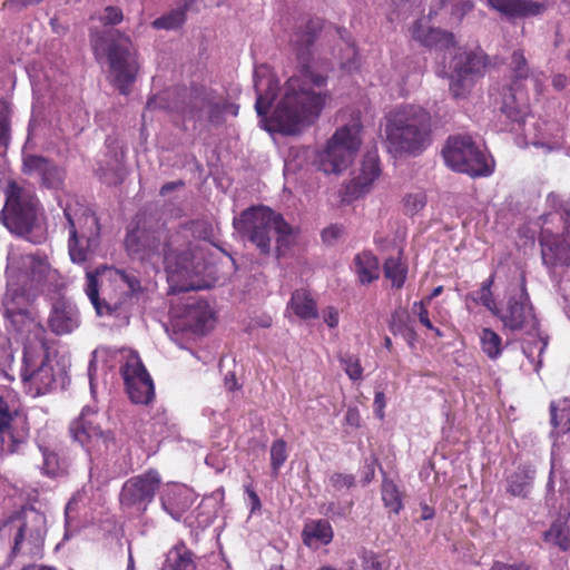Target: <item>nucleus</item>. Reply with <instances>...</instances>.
I'll return each instance as SVG.
<instances>
[{
    "mask_svg": "<svg viewBox=\"0 0 570 570\" xmlns=\"http://www.w3.org/2000/svg\"><path fill=\"white\" fill-rule=\"evenodd\" d=\"M236 229L258 249H269L275 239V249H287L297 244L301 229L288 224L284 216L269 207L252 206L234 220Z\"/></svg>",
    "mask_w": 570,
    "mask_h": 570,
    "instance_id": "0eeeda50",
    "label": "nucleus"
},
{
    "mask_svg": "<svg viewBox=\"0 0 570 570\" xmlns=\"http://www.w3.org/2000/svg\"><path fill=\"white\" fill-rule=\"evenodd\" d=\"M381 174L379 158L374 154H366L361 163L357 174L351 179L348 189L354 197L368 191L375 179Z\"/></svg>",
    "mask_w": 570,
    "mask_h": 570,
    "instance_id": "a878e982",
    "label": "nucleus"
},
{
    "mask_svg": "<svg viewBox=\"0 0 570 570\" xmlns=\"http://www.w3.org/2000/svg\"><path fill=\"white\" fill-rule=\"evenodd\" d=\"M497 315L503 324L504 330L514 332L534 325V314L525 291L524 277L521 276V288L519 294L511 296L507 307L497 308Z\"/></svg>",
    "mask_w": 570,
    "mask_h": 570,
    "instance_id": "6ab92c4d",
    "label": "nucleus"
},
{
    "mask_svg": "<svg viewBox=\"0 0 570 570\" xmlns=\"http://www.w3.org/2000/svg\"><path fill=\"white\" fill-rule=\"evenodd\" d=\"M488 65V56L482 51L456 52L451 61L450 69L458 78L466 79L471 75H481Z\"/></svg>",
    "mask_w": 570,
    "mask_h": 570,
    "instance_id": "bb28decb",
    "label": "nucleus"
},
{
    "mask_svg": "<svg viewBox=\"0 0 570 570\" xmlns=\"http://www.w3.org/2000/svg\"><path fill=\"white\" fill-rule=\"evenodd\" d=\"M445 165L471 177H487L493 171L485 154L469 135L450 136L442 149Z\"/></svg>",
    "mask_w": 570,
    "mask_h": 570,
    "instance_id": "f8f14e48",
    "label": "nucleus"
},
{
    "mask_svg": "<svg viewBox=\"0 0 570 570\" xmlns=\"http://www.w3.org/2000/svg\"><path fill=\"white\" fill-rule=\"evenodd\" d=\"M160 482V475L156 470L131 476L122 484L119 494L121 508L131 513L145 512L153 502Z\"/></svg>",
    "mask_w": 570,
    "mask_h": 570,
    "instance_id": "dca6fc26",
    "label": "nucleus"
},
{
    "mask_svg": "<svg viewBox=\"0 0 570 570\" xmlns=\"http://www.w3.org/2000/svg\"><path fill=\"white\" fill-rule=\"evenodd\" d=\"M488 3L509 20L540 16L549 6L548 0H488Z\"/></svg>",
    "mask_w": 570,
    "mask_h": 570,
    "instance_id": "5701e85b",
    "label": "nucleus"
},
{
    "mask_svg": "<svg viewBox=\"0 0 570 570\" xmlns=\"http://www.w3.org/2000/svg\"><path fill=\"white\" fill-rule=\"evenodd\" d=\"M481 350L490 360H497L503 351L502 338L491 328H483L480 333Z\"/></svg>",
    "mask_w": 570,
    "mask_h": 570,
    "instance_id": "58836bf2",
    "label": "nucleus"
},
{
    "mask_svg": "<svg viewBox=\"0 0 570 570\" xmlns=\"http://www.w3.org/2000/svg\"><path fill=\"white\" fill-rule=\"evenodd\" d=\"M96 56H107L112 85L122 95H128L139 72L138 55L131 39L119 30L101 36L94 46Z\"/></svg>",
    "mask_w": 570,
    "mask_h": 570,
    "instance_id": "1a4fd4ad",
    "label": "nucleus"
},
{
    "mask_svg": "<svg viewBox=\"0 0 570 570\" xmlns=\"http://www.w3.org/2000/svg\"><path fill=\"white\" fill-rule=\"evenodd\" d=\"M160 570H197L196 557L184 542H179L166 553Z\"/></svg>",
    "mask_w": 570,
    "mask_h": 570,
    "instance_id": "cd10ccee",
    "label": "nucleus"
},
{
    "mask_svg": "<svg viewBox=\"0 0 570 570\" xmlns=\"http://www.w3.org/2000/svg\"><path fill=\"white\" fill-rule=\"evenodd\" d=\"M401 254V252H399ZM407 267L402 261L401 256L390 257L384 264V274L389 278L393 286L400 288L403 286L406 278Z\"/></svg>",
    "mask_w": 570,
    "mask_h": 570,
    "instance_id": "ea45409f",
    "label": "nucleus"
},
{
    "mask_svg": "<svg viewBox=\"0 0 570 570\" xmlns=\"http://www.w3.org/2000/svg\"><path fill=\"white\" fill-rule=\"evenodd\" d=\"M303 542L309 548L328 544L334 537L333 529L327 520H312L304 525Z\"/></svg>",
    "mask_w": 570,
    "mask_h": 570,
    "instance_id": "c85d7f7f",
    "label": "nucleus"
},
{
    "mask_svg": "<svg viewBox=\"0 0 570 570\" xmlns=\"http://www.w3.org/2000/svg\"><path fill=\"white\" fill-rule=\"evenodd\" d=\"M533 478V469L529 466H519L508 478V492L514 497H525L531 487Z\"/></svg>",
    "mask_w": 570,
    "mask_h": 570,
    "instance_id": "473e14b6",
    "label": "nucleus"
},
{
    "mask_svg": "<svg viewBox=\"0 0 570 570\" xmlns=\"http://www.w3.org/2000/svg\"><path fill=\"white\" fill-rule=\"evenodd\" d=\"M342 40L345 42V49L340 58V66L343 70L347 72L356 71L361 67V56L354 41L351 39H345L343 33L340 32Z\"/></svg>",
    "mask_w": 570,
    "mask_h": 570,
    "instance_id": "37998d69",
    "label": "nucleus"
},
{
    "mask_svg": "<svg viewBox=\"0 0 570 570\" xmlns=\"http://www.w3.org/2000/svg\"><path fill=\"white\" fill-rule=\"evenodd\" d=\"M432 116L421 106L402 105L386 115V139L396 153L422 154L432 144Z\"/></svg>",
    "mask_w": 570,
    "mask_h": 570,
    "instance_id": "423d86ee",
    "label": "nucleus"
},
{
    "mask_svg": "<svg viewBox=\"0 0 570 570\" xmlns=\"http://www.w3.org/2000/svg\"><path fill=\"white\" fill-rule=\"evenodd\" d=\"M551 423L556 428H560L562 433L570 434V406L568 401H552L550 404Z\"/></svg>",
    "mask_w": 570,
    "mask_h": 570,
    "instance_id": "a19ab883",
    "label": "nucleus"
},
{
    "mask_svg": "<svg viewBox=\"0 0 570 570\" xmlns=\"http://www.w3.org/2000/svg\"><path fill=\"white\" fill-rule=\"evenodd\" d=\"M343 233V228L338 225H331L323 229L322 239L327 246H332L333 242L337 239Z\"/></svg>",
    "mask_w": 570,
    "mask_h": 570,
    "instance_id": "13d9d810",
    "label": "nucleus"
},
{
    "mask_svg": "<svg viewBox=\"0 0 570 570\" xmlns=\"http://www.w3.org/2000/svg\"><path fill=\"white\" fill-rule=\"evenodd\" d=\"M46 533V515L33 508H23L0 524V542L12 540L10 548L14 556H41Z\"/></svg>",
    "mask_w": 570,
    "mask_h": 570,
    "instance_id": "6e6552de",
    "label": "nucleus"
},
{
    "mask_svg": "<svg viewBox=\"0 0 570 570\" xmlns=\"http://www.w3.org/2000/svg\"><path fill=\"white\" fill-rule=\"evenodd\" d=\"M341 363L344 367L345 373L352 381H358L363 376V367L357 356L345 355L341 357Z\"/></svg>",
    "mask_w": 570,
    "mask_h": 570,
    "instance_id": "3c124183",
    "label": "nucleus"
},
{
    "mask_svg": "<svg viewBox=\"0 0 570 570\" xmlns=\"http://www.w3.org/2000/svg\"><path fill=\"white\" fill-rule=\"evenodd\" d=\"M195 499L196 495L194 491L181 484L168 485L160 497L164 511L175 520L181 519L190 509Z\"/></svg>",
    "mask_w": 570,
    "mask_h": 570,
    "instance_id": "b1692460",
    "label": "nucleus"
},
{
    "mask_svg": "<svg viewBox=\"0 0 570 570\" xmlns=\"http://www.w3.org/2000/svg\"><path fill=\"white\" fill-rule=\"evenodd\" d=\"M345 420L347 424L358 426L361 420L358 410L356 407H348L345 414Z\"/></svg>",
    "mask_w": 570,
    "mask_h": 570,
    "instance_id": "338daca9",
    "label": "nucleus"
},
{
    "mask_svg": "<svg viewBox=\"0 0 570 570\" xmlns=\"http://www.w3.org/2000/svg\"><path fill=\"white\" fill-rule=\"evenodd\" d=\"M509 69L511 72V79L509 82H518V85H524V81L530 77V68L528 66L523 50L517 49L512 52L510 57Z\"/></svg>",
    "mask_w": 570,
    "mask_h": 570,
    "instance_id": "4c0bfd02",
    "label": "nucleus"
},
{
    "mask_svg": "<svg viewBox=\"0 0 570 570\" xmlns=\"http://www.w3.org/2000/svg\"><path fill=\"white\" fill-rule=\"evenodd\" d=\"M85 497L83 492H77L67 503L65 509V519H66V532L65 539H69L73 535L75 532L79 529V522L77 521L79 511L81 507L85 505Z\"/></svg>",
    "mask_w": 570,
    "mask_h": 570,
    "instance_id": "c9c22d12",
    "label": "nucleus"
},
{
    "mask_svg": "<svg viewBox=\"0 0 570 570\" xmlns=\"http://www.w3.org/2000/svg\"><path fill=\"white\" fill-rule=\"evenodd\" d=\"M120 361V372L129 399L136 404H148L155 396V387L138 353L121 350Z\"/></svg>",
    "mask_w": 570,
    "mask_h": 570,
    "instance_id": "2eb2a0df",
    "label": "nucleus"
},
{
    "mask_svg": "<svg viewBox=\"0 0 570 570\" xmlns=\"http://www.w3.org/2000/svg\"><path fill=\"white\" fill-rule=\"evenodd\" d=\"M324 322L332 328L338 325V312L334 307H328L324 312Z\"/></svg>",
    "mask_w": 570,
    "mask_h": 570,
    "instance_id": "e2e57ef3",
    "label": "nucleus"
},
{
    "mask_svg": "<svg viewBox=\"0 0 570 570\" xmlns=\"http://www.w3.org/2000/svg\"><path fill=\"white\" fill-rule=\"evenodd\" d=\"M4 205L0 220L11 233L27 239L33 245L47 240V229L39 223L41 203L33 186L9 180L3 189Z\"/></svg>",
    "mask_w": 570,
    "mask_h": 570,
    "instance_id": "39448f33",
    "label": "nucleus"
},
{
    "mask_svg": "<svg viewBox=\"0 0 570 570\" xmlns=\"http://www.w3.org/2000/svg\"><path fill=\"white\" fill-rule=\"evenodd\" d=\"M96 354H97V351H95L92 353V358L90 360L89 362V366H88V376H89V384H90V392L92 395H95V392H96V387H95V372H96Z\"/></svg>",
    "mask_w": 570,
    "mask_h": 570,
    "instance_id": "69168bd1",
    "label": "nucleus"
},
{
    "mask_svg": "<svg viewBox=\"0 0 570 570\" xmlns=\"http://www.w3.org/2000/svg\"><path fill=\"white\" fill-rule=\"evenodd\" d=\"M382 500L384 505L394 513H399L403 508L401 493L397 489V485L392 480H383Z\"/></svg>",
    "mask_w": 570,
    "mask_h": 570,
    "instance_id": "a18cd8bd",
    "label": "nucleus"
},
{
    "mask_svg": "<svg viewBox=\"0 0 570 570\" xmlns=\"http://www.w3.org/2000/svg\"><path fill=\"white\" fill-rule=\"evenodd\" d=\"M362 125L353 122L335 130L325 149L317 155L318 168L325 174H338L354 160L362 140Z\"/></svg>",
    "mask_w": 570,
    "mask_h": 570,
    "instance_id": "9b49d317",
    "label": "nucleus"
},
{
    "mask_svg": "<svg viewBox=\"0 0 570 570\" xmlns=\"http://www.w3.org/2000/svg\"><path fill=\"white\" fill-rule=\"evenodd\" d=\"M59 205L68 223V249H96L100 240V225L95 212L79 202L63 206L59 200Z\"/></svg>",
    "mask_w": 570,
    "mask_h": 570,
    "instance_id": "ddd939ff",
    "label": "nucleus"
},
{
    "mask_svg": "<svg viewBox=\"0 0 570 570\" xmlns=\"http://www.w3.org/2000/svg\"><path fill=\"white\" fill-rule=\"evenodd\" d=\"M548 346V340L543 337H539L532 343L523 346V353L528 357L531 364H533V370L535 372L539 371L541 366V356Z\"/></svg>",
    "mask_w": 570,
    "mask_h": 570,
    "instance_id": "de8ad7c7",
    "label": "nucleus"
},
{
    "mask_svg": "<svg viewBox=\"0 0 570 570\" xmlns=\"http://www.w3.org/2000/svg\"><path fill=\"white\" fill-rule=\"evenodd\" d=\"M195 100H199L203 106L208 108V121L213 126H220L225 121V112L232 107L227 101H216L214 91L206 88L194 90Z\"/></svg>",
    "mask_w": 570,
    "mask_h": 570,
    "instance_id": "7c9ffc66",
    "label": "nucleus"
},
{
    "mask_svg": "<svg viewBox=\"0 0 570 570\" xmlns=\"http://www.w3.org/2000/svg\"><path fill=\"white\" fill-rule=\"evenodd\" d=\"M145 273L165 265L170 294L202 291L226 281L220 267L210 262L205 252H134Z\"/></svg>",
    "mask_w": 570,
    "mask_h": 570,
    "instance_id": "7ed1b4c3",
    "label": "nucleus"
},
{
    "mask_svg": "<svg viewBox=\"0 0 570 570\" xmlns=\"http://www.w3.org/2000/svg\"><path fill=\"white\" fill-rule=\"evenodd\" d=\"M391 234L385 236H376L377 244L384 249H403L407 235L405 225L400 222H389Z\"/></svg>",
    "mask_w": 570,
    "mask_h": 570,
    "instance_id": "f704fd0d",
    "label": "nucleus"
},
{
    "mask_svg": "<svg viewBox=\"0 0 570 570\" xmlns=\"http://www.w3.org/2000/svg\"><path fill=\"white\" fill-rule=\"evenodd\" d=\"M490 570H531L529 566L524 563H504L501 561H495Z\"/></svg>",
    "mask_w": 570,
    "mask_h": 570,
    "instance_id": "052dcab7",
    "label": "nucleus"
},
{
    "mask_svg": "<svg viewBox=\"0 0 570 570\" xmlns=\"http://www.w3.org/2000/svg\"><path fill=\"white\" fill-rule=\"evenodd\" d=\"M185 185L183 180H176V181H168L165 183L159 190L160 196H166L169 193L174 191L177 188H180Z\"/></svg>",
    "mask_w": 570,
    "mask_h": 570,
    "instance_id": "774afa93",
    "label": "nucleus"
},
{
    "mask_svg": "<svg viewBox=\"0 0 570 570\" xmlns=\"http://www.w3.org/2000/svg\"><path fill=\"white\" fill-rule=\"evenodd\" d=\"M403 207L406 215L419 214L426 205V195L423 191L406 194L403 197Z\"/></svg>",
    "mask_w": 570,
    "mask_h": 570,
    "instance_id": "09e8293b",
    "label": "nucleus"
},
{
    "mask_svg": "<svg viewBox=\"0 0 570 570\" xmlns=\"http://www.w3.org/2000/svg\"><path fill=\"white\" fill-rule=\"evenodd\" d=\"M42 1L43 0H4L2 8L19 13L29 7L40 4Z\"/></svg>",
    "mask_w": 570,
    "mask_h": 570,
    "instance_id": "4d7b16f0",
    "label": "nucleus"
},
{
    "mask_svg": "<svg viewBox=\"0 0 570 570\" xmlns=\"http://www.w3.org/2000/svg\"><path fill=\"white\" fill-rule=\"evenodd\" d=\"M425 301L415 302L412 306V313L419 317L420 323L428 330L434 331L438 336H442V332L435 328L429 318Z\"/></svg>",
    "mask_w": 570,
    "mask_h": 570,
    "instance_id": "603ef678",
    "label": "nucleus"
},
{
    "mask_svg": "<svg viewBox=\"0 0 570 570\" xmlns=\"http://www.w3.org/2000/svg\"><path fill=\"white\" fill-rule=\"evenodd\" d=\"M492 283H493V277L490 276L487 281H484L482 283V286L479 289L470 293L468 295L466 299H468V302L472 301L475 304L483 305L489 311H491L493 314V313H497V305H495V302L493 299L492 292H491Z\"/></svg>",
    "mask_w": 570,
    "mask_h": 570,
    "instance_id": "c03bdc74",
    "label": "nucleus"
},
{
    "mask_svg": "<svg viewBox=\"0 0 570 570\" xmlns=\"http://www.w3.org/2000/svg\"><path fill=\"white\" fill-rule=\"evenodd\" d=\"M287 460V446L286 442L282 439H277L272 443L271 446V466L275 474L278 473L281 466Z\"/></svg>",
    "mask_w": 570,
    "mask_h": 570,
    "instance_id": "8fccbe9b",
    "label": "nucleus"
},
{
    "mask_svg": "<svg viewBox=\"0 0 570 570\" xmlns=\"http://www.w3.org/2000/svg\"><path fill=\"white\" fill-rule=\"evenodd\" d=\"M17 394L0 386V454H11L27 440L28 426L17 410Z\"/></svg>",
    "mask_w": 570,
    "mask_h": 570,
    "instance_id": "4468645a",
    "label": "nucleus"
},
{
    "mask_svg": "<svg viewBox=\"0 0 570 570\" xmlns=\"http://www.w3.org/2000/svg\"><path fill=\"white\" fill-rule=\"evenodd\" d=\"M173 315L181 318V325L195 332H203L213 316L208 303L199 297L190 296L183 308L173 307Z\"/></svg>",
    "mask_w": 570,
    "mask_h": 570,
    "instance_id": "4be33fe9",
    "label": "nucleus"
},
{
    "mask_svg": "<svg viewBox=\"0 0 570 570\" xmlns=\"http://www.w3.org/2000/svg\"><path fill=\"white\" fill-rule=\"evenodd\" d=\"M188 10L187 3L179 6L155 19L151 27L156 30H177L185 24Z\"/></svg>",
    "mask_w": 570,
    "mask_h": 570,
    "instance_id": "72a5a7b5",
    "label": "nucleus"
},
{
    "mask_svg": "<svg viewBox=\"0 0 570 570\" xmlns=\"http://www.w3.org/2000/svg\"><path fill=\"white\" fill-rule=\"evenodd\" d=\"M354 271L361 284L376 281L381 274V264L373 252H358L354 258Z\"/></svg>",
    "mask_w": 570,
    "mask_h": 570,
    "instance_id": "c756f323",
    "label": "nucleus"
},
{
    "mask_svg": "<svg viewBox=\"0 0 570 570\" xmlns=\"http://www.w3.org/2000/svg\"><path fill=\"white\" fill-rule=\"evenodd\" d=\"M42 454V466L41 471L45 475L56 478L62 475L67 471V464L63 460H60L58 453L47 446H39Z\"/></svg>",
    "mask_w": 570,
    "mask_h": 570,
    "instance_id": "e433bc0d",
    "label": "nucleus"
},
{
    "mask_svg": "<svg viewBox=\"0 0 570 570\" xmlns=\"http://www.w3.org/2000/svg\"><path fill=\"white\" fill-rule=\"evenodd\" d=\"M104 415L92 405L82 407L80 414L69 424V433L92 461L94 455H101L116 449L115 434L102 426Z\"/></svg>",
    "mask_w": 570,
    "mask_h": 570,
    "instance_id": "9d476101",
    "label": "nucleus"
},
{
    "mask_svg": "<svg viewBox=\"0 0 570 570\" xmlns=\"http://www.w3.org/2000/svg\"><path fill=\"white\" fill-rule=\"evenodd\" d=\"M385 395L383 392H376L374 396V406H375V413L379 419L384 417V407H385Z\"/></svg>",
    "mask_w": 570,
    "mask_h": 570,
    "instance_id": "680f3d73",
    "label": "nucleus"
},
{
    "mask_svg": "<svg viewBox=\"0 0 570 570\" xmlns=\"http://www.w3.org/2000/svg\"><path fill=\"white\" fill-rule=\"evenodd\" d=\"M330 484L335 491L350 489L355 485V478L352 474L334 473L330 476Z\"/></svg>",
    "mask_w": 570,
    "mask_h": 570,
    "instance_id": "5fc2aeb1",
    "label": "nucleus"
},
{
    "mask_svg": "<svg viewBox=\"0 0 570 570\" xmlns=\"http://www.w3.org/2000/svg\"><path fill=\"white\" fill-rule=\"evenodd\" d=\"M1 107L3 105L1 104ZM10 136V121L8 115L4 112L3 108L0 110V145L7 144Z\"/></svg>",
    "mask_w": 570,
    "mask_h": 570,
    "instance_id": "bf43d9fd",
    "label": "nucleus"
},
{
    "mask_svg": "<svg viewBox=\"0 0 570 570\" xmlns=\"http://www.w3.org/2000/svg\"><path fill=\"white\" fill-rule=\"evenodd\" d=\"M124 20L122 10L119 7L108 6L105 8L101 21L105 26H117Z\"/></svg>",
    "mask_w": 570,
    "mask_h": 570,
    "instance_id": "6e6d98bb",
    "label": "nucleus"
},
{
    "mask_svg": "<svg viewBox=\"0 0 570 570\" xmlns=\"http://www.w3.org/2000/svg\"><path fill=\"white\" fill-rule=\"evenodd\" d=\"M544 541L559 547L563 551L570 549L568 528L561 522H554L550 529L544 532Z\"/></svg>",
    "mask_w": 570,
    "mask_h": 570,
    "instance_id": "49530a36",
    "label": "nucleus"
},
{
    "mask_svg": "<svg viewBox=\"0 0 570 570\" xmlns=\"http://www.w3.org/2000/svg\"><path fill=\"white\" fill-rule=\"evenodd\" d=\"M80 325L79 311L75 304L59 299L51 309L49 326L58 335L69 334Z\"/></svg>",
    "mask_w": 570,
    "mask_h": 570,
    "instance_id": "393cba45",
    "label": "nucleus"
},
{
    "mask_svg": "<svg viewBox=\"0 0 570 570\" xmlns=\"http://www.w3.org/2000/svg\"><path fill=\"white\" fill-rule=\"evenodd\" d=\"M287 308H291L302 320L317 317L316 303L305 291H295L292 294Z\"/></svg>",
    "mask_w": 570,
    "mask_h": 570,
    "instance_id": "2f4dec72",
    "label": "nucleus"
},
{
    "mask_svg": "<svg viewBox=\"0 0 570 570\" xmlns=\"http://www.w3.org/2000/svg\"><path fill=\"white\" fill-rule=\"evenodd\" d=\"M351 507L352 502L344 504L340 502H330L324 507L323 514L333 520L344 519L346 518Z\"/></svg>",
    "mask_w": 570,
    "mask_h": 570,
    "instance_id": "864d4df0",
    "label": "nucleus"
},
{
    "mask_svg": "<svg viewBox=\"0 0 570 570\" xmlns=\"http://www.w3.org/2000/svg\"><path fill=\"white\" fill-rule=\"evenodd\" d=\"M7 261L3 307L6 315L13 323L20 317L29 332L23 344L20 376L26 392L37 397L49 393L57 382L45 341L46 330L28 316V307L36 296L37 285L45 276L48 265L35 253L9 252Z\"/></svg>",
    "mask_w": 570,
    "mask_h": 570,
    "instance_id": "f03ea898",
    "label": "nucleus"
},
{
    "mask_svg": "<svg viewBox=\"0 0 570 570\" xmlns=\"http://www.w3.org/2000/svg\"><path fill=\"white\" fill-rule=\"evenodd\" d=\"M539 242L542 249H570V199L541 216Z\"/></svg>",
    "mask_w": 570,
    "mask_h": 570,
    "instance_id": "a211bd4d",
    "label": "nucleus"
},
{
    "mask_svg": "<svg viewBox=\"0 0 570 570\" xmlns=\"http://www.w3.org/2000/svg\"><path fill=\"white\" fill-rule=\"evenodd\" d=\"M85 293L99 316H125L127 305L141 291L137 276L102 267L86 276Z\"/></svg>",
    "mask_w": 570,
    "mask_h": 570,
    "instance_id": "20e7f679",
    "label": "nucleus"
},
{
    "mask_svg": "<svg viewBox=\"0 0 570 570\" xmlns=\"http://www.w3.org/2000/svg\"><path fill=\"white\" fill-rule=\"evenodd\" d=\"M494 102L511 129L515 126L520 128L525 124L530 115V99L525 85H518V82L501 85Z\"/></svg>",
    "mask_w": 570,
    "mask_h": 570,
    "instance_id": "f3484780",
    "label": "nucleus"
},
{
    "mask_svg": "<svg viewBox=\"0 0 570 570\" xmlns=\"http://www.w3.org/2000/svg\"><path fill=\"white\" fill-rule=\"evenodd\" d=\"M465 79L458 78L450 85V91L454 98H461L465 95L464 82Z\"/></svg>",
    "mask_w": 570,
    "mask_h": 570,
    "instance_id": "0e129e2a",
    "label": "nucleus"
},
{
    "mask_svg": "<svg viewBox=\"0 0 570 570\" xmlns=\"http://www.w3.org/2000/svg\"><path fill=\"white\" fill-rule=\"evenodd\" d=\"M21 170L24 175H38L40 184L47 189H62L66 170L55 161L39 155H26L22 159Z\"/></svg>",
    "mask_w": 570,
    "mask_h": 570,
    "instance_id": "aec40b11",
    "label": "nucleus"
},
{
    "mask_svg": "<svg viewBox=\"0 0 570 570\" xmlns=\"http://www.w3.org/2000/svg\"><path fill=\"white\" fill-rule=\"evenodd\" d=\"M322 19H308L293 33L291 42L296 56L298 73L289 77L279 88V80L273 73H256L255 110L261 118H266L281 90L271 122L273 128L287 136L299 135L313 126L332 100L327 89L328 73L333 69L327 59L316 60L314 48L323 30Z\"/></svg>",
    "mask_w": 570,
    "mask_h": 570,
    "instance_id": "f257e3e1",
    "label": "nucleus"
},
{
    "mask_svg": "<svg viewBox=\"0 0 570 570\" xmlns=\"http://www.w3.org/2000/svg\"><path fill=\"white\" fill-rule=\"evenodd\" d=\"M541 255L553 276H562L564 268L570 266V252H541Z\"/></svg>",
    "mask_w": 570,
    "mask_h": 570,
    "instance_id": "79ce46f5",
    "label": "nucleus"
},
{
    "mask_svg": "<svg viewBox=\"0 0 570 570\" xmlns=\"http://www.w3.org/2000/svg\"><path fill=\"white\" fill-rule=\"evenodd\" d=\"M410 32L415 41L435 51L455 50L453 33L431 27L428 18L417 19L411 27Z\"/></svg>",
    "mask_w": 570,
    "mask_h": 570,
    "instance_id": "412c9836",
    "label": "nucleus"
}]
</instances>
